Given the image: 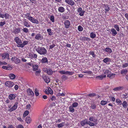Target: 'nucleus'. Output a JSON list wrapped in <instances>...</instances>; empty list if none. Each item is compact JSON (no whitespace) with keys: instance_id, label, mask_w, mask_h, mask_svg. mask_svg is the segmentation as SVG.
Here are the masks:
<instances>
[{"instance_id":"22","label":"nucleus","mask_w":128,"mask_h":128,"mask_svg":"<svg viewBox=\"0 0 128 128\" xmlns=\"http://www.w3.org/2000/svg\"><path fill=\"white\" fill-rule=\"evenodd\" d=\"M15 95L14 94H10L8 96L10 100L14 99L15 98Z\"/></svg>"},{"instance_id":"5","label":"nucleus","mask_w":128,"mask_h":128,"mask_svg":"<svg viewBox=\"0 0 128 128\" xmlns=\"http://www.w3.org/2000/svg\"><path fill=\"white\" fill-rule=\"evenodd\" d=\"M29 20L32 23L38 24V20L32 17H29Z\"/></svg>"},{"instance_id":"21","label":"nucleus","mask_w":128,"mask_h":128,"mask_svg":"<svg viewBox=\"0 0 128 128\" xmlns=\"http://www.w3.org/2000/svg\"><path fill=\"white\" fill-rule=\"evenodd\" d=\"M115 75V74H108L107 76L110 78V79H112L114 77Z\"/></svg>"},{"instance_id":"10","label":"nucleus","mask_w":128,"mask_h":128,"mask_svg":"<svg viewBox=\"0 0 128 128\" xmlns=\"http://www.w3.org/2000/svg\"><path fill=\"white\" fill-rule=\"evenodd\" d=\"M64 24L66 28H68L70 27V21L68 20H66L64 22Z\"/></svg>"},{"instance_id":"14","label":"nucleus","mask_w":128,"mask_h":128,"mask_svg":"<svg viewBox=\"0 0 128 128\" xmlns=\"http://www.w3.org/2000/svg\"><path fill=\"white\" fill-rule=\"evenodd\" d=\"M35 38L37 40H41L43 39V37L41 34H38L36 36Z\"/></svg>"},{"instance_id":"43","label":"nucleus","mask_w":128,"mask_h":128,"mask_svg":"<svg viewBox=\"0 0 128 128\" xmlns=\"http://www.w3.org/2000/svg\"><path fill=\"white\" fill-rule=\"evenodd\" d=\"M29 113V112L27 110H26L23 114V116L24 117L27 116Z\"/></svg>"},{"instance_id":"57","label":"nucleus","mask_w":128,"mask_h":128,"mask_svg":"<svg viewBox=\"0 0 128 128\" xmlns=\"http://www.w3.org/2000/svg\"><path fill=\"white\" fill-rule=\"evenodd\" d=\"M62 79L63 80H66L68 79V78L66 75H63L62 77Z\"/></svg>"},{"instance_id":"53","label":"nucleus","mask_w":128,"mask_h":128,"mask_svg":"<svg viewBox=\"0 0 128 128\" xmlns=\"http://www.w3.org/2000/svg\"><path fill=\"white\" fill-rule=\"evenodd\" d=\"M20 31V30L19 28H16L14 30V32L15 34H17Z\"/></svg>"},{"instance_id":"37","label":"nucleus","mask_w":128,"mask_h":128,"mask_svg":"<svg viewBox=\"0 0 128 128\" xmlns=\"http://www.w3.org/2000/svg\"><path fill=\"white\" fill-rule=\"evenodd\" d=\"M87 124L89 125L90 126H96L95 124L90 121L88 122Z\"/></svg>"},{"instance_id":"28","label":"nucleus","mask_w":128,"mask_h":128,"mask_svg":"<svg viewBox=\"0 0 128 128\" xmlns=\"http://www.w3.org/2000/svg\"><path fill=\"white\" fill-rule=\"evenodd\" d=\"M114 28L116 29V30L118 32L120 31V29L119 26L117 24L114 25Z\"/></svg>"},{"instance_id":"48","label":"nucleus","mask_w":128,"mask_h":128,"mask_svg":"<svg viewBox=\"0 0 128 128\" xmlns=\"http://www.w3.org/2000/svg\"><path fill=\"white\" fill-rule=\"evenodd\" d=\"M94 117L93 116H91L89 118V120L92 122H95L96 121H94Z\"/></svg>"},{"instance_id":"58","label":"nucleus","mask_w":128,"mask_h":128,"mask_svg":"<svg viewBox=\"0 0 128 128\" xmlns=\"http://www.w3.org/2000/svg\"><path fill=\"white\" fill-rule=\"evenodd\" d=\"M50 20L52 22H54V17L53 16H50Z\"/></svg>"},{"instance_id":"23","label":"nucleus","mask_w":128,"mask_h":128,"mask_svg":"<svg viewBox=\"0 0 128 128\" xmlns=\"http://www.w3.org/2000/svg\"><path fill=\"white\" fill-rule=\"evenodd\" d=\"M103 72L105 74H110V73L111 72L108 69H104L103 70Z\"/></svg>"},{"instance_id":"8","label":"nucleus","mask_w":128,"mask_h":128,"mask_svg":"<svg viewBox=\"0 0 128 128\" xmlns=\"http://www.w3.org/2000/svg\"><path fill=\"white\" fill-rule=\"evenodd\" d=\"M11 60H12L14 61L16 64H18L20 62V60L16 57H12Z\"/></svg>"},{"instance_id":"29","label":"nucleus","mask_w":128,"mask_h":128,"mask_svg":"<svg viewBox=\"0 0 128 128\" xmlns=\"http://www.w3.org/2000/svg\"><path fill=\"white\" fill-rule=\"evenodd\" d=\"M122 104L124 108H126L128 105V103L126 101H124Z\"/></svg>"},{"instance_id":"33","label":"nucleus","mask_w":128,"mask_h":128,"mask_svg":"<svg viewBox=\"0 0 128 128\" xmlns=\"http://www.w3.org/2000/svg\"><path fill=\"white\" fill-rule=\"evenodd\" d=\"M47 88L48 89V93L49 94H53V91L51 88L49 87H47Z\"/></svg>"},{"instance_id":"9","label":"nucleus","mask_w":128,"mask_h":128,"mask_svg":"<svg viewBox=\"0 0 128 128\" xmlns=\"http://www.w3.org/2000/svg\"><path fill=\"white\" fill-rule=\"evenodd\" d=\"M28 42L27 41H25L23 42L22 43H21L20 45H17V46L18 47L23 48L25 45L27 44L28 43Z\"/></svg>"},{"instance_id":"6","label":"nucleus","mask_w":128,"mask_h":128,"mask_svg":"<svg viewBox=\"0 0 128 128\" xmlns=\"http://www.w3.org/2000/svg\"><path fill=\"white\" fill-rule=\"evenodd\" d=\"M18 104V102H16L14 106L9 110V111L12 112L13 111L15 110L17 108Z\"/></svg>"},{"instance_id":"35","label":"nucleus","mask_w":128,"mask_h":128,"mask_svg":"<svg viewBox=\"0 0 128 128\" xmlns=\"http://www.w3.org/2000/svg\"><path fill=\"white\" fill-rule=\"evenodd\" d=\"M47 30L49 35L52 36L53 35V33L51 31V29H48Z\"/></svg>"},{"instance_id":"20","label":"nucleus","mask_w":128,"mask_h":128,"mask_svg":"<svg viewBox=\"0 0 128 128\" xmlns=\"http://www.w3.org/2000/svg\"><path fill=\"white\" fill-rule=\"evenodd\" d=\"M112 32V34L113 36H115L117 34V32L116 30L114 28H112L111 30Z\"/></svg>"},{"instance_id":"4","label":"nucleus","mask_w":128,"mask_h":128,"mask_svg":"<svg viewBox=\"0 0 128 128\" xmlns=\"http://www.w3.org/2000/svg\"><path fill=\"white\" fill-rule=\"evenodd\" d=\"M5 85L6 86L9 88H11L13 86L14 84L13 82H12L8 81L5 82Z\"/></svg>"},{"instance_id":"44","label":"nucleus","mask_w":128,"mask_h":128,"mask_svg":"<svg viewBox=\"0 0 128 128\" xmlns=\"http://www.w3.org/2000/svg\"><path fill=\"white\" fill-rule=\"evenodd\" d=\"M110 61V58H106L103 60L104 62L105 63H106Z\"/></svg>"},{"instance_id":"34","label":"nucleus","mask_w":128,"mask_h":128,"mask_svg":"<svg viewBox=\"0 0 128 128\" xmlns=\"http://www.w3.org/2000/svg\"><path fill=\"white\" fill-rule=\"evenodd\" d=\"M49 75H51L53 73L52 70L50 69H48L46 72Z\"/></svg>"},{"instance_id":"56","label":"nucleus","mask_w":128,"mask_h":128,"mask_svg":"<svg viewBox=\"0 0 128 128\" xmlns=\"http://www.w3.org/2000/svg\"><path fill=\"white\" fill-rule=\"evenodd\" d=\"M83 73L88 74H91L92 72L90 71H86L83 72Z\"/></svg>"},{"instance_id":"42","label":"nucleus","mask_w":128,"mask_h":128,"mask_svg":"<svg viewBox=\"0 0 128 128\" xmlns=\"http://www.w3.org/2000/svg\"><path fill=\"white\" fill-rule=\"evenodd\" d=\"M56 99V98L55 96H52V97H50L49 100H51L52 101H55Z\"/></svg>"},{"instance_id":"45","label":"nucleus","mask_w":128,"mask_h":128,"mask_svg":"<svg viewBox=\"0 0 128 128\" xmlns=\"http://www.w3.org/2000/svg\"><path fill=\"white\" fill-rule=\"evenodd\" d=\"M42 78L44 80H47L50 79L49 78L45 75H44L42 76Z\"/></svg>"},{"instance_id":"30","label":"nucleus","mask_w":128,"mask_h":128,"mask_svg":"<svg viewBox=\"0 0 128 128\" xmlns=\"http://www.w3.org/2000/svg\"><path fill=\"white\" fill-rule=\"evenodd\" d=\"M69 109L70 111L71 112H73L74 111V107L72 106H70L69 107Z\"/></svg>"},{"instance_id":"40","label":"nucleus","mask_w":128,"mask_h":128,"mask_svg":"<svg viewBox=\"0 0 128 128\" xmlns=\"http://www.w3.org/2000/svg\"><path fill=\"white\" fill-rule=\"evenodd\" d=\"M88 97H93L95 96H96V94L94 93H92L88 95Z\"/></svg>"},{"instance_id":"39","label":"nucleus","mask_w":128,"mask_h":128,"mask_svg":"<svg viewBox=\"0 0 128 128\" xmlns=\"http://www.w3.org/2000/svg\"><path fill=\"white\" fill-rule=\"evenodd\" d=\"M9 77L11 79L13 80L15 78L16 76L14 74H11L9 75Z\"/></svg>"},{"instance_id":"60","label":"nucleus","mask_w":128,"mask_h":128,"mask_svg":"<svg viewBox=\"0 0 128 128\" xmlns=\"http://www.w3.org/2000/svg\"><path fill=\"white\" fill-rule=\"evenodd\" d=\"M91 107L93 109H95L96 108V105L94 104H92L91 105Z\"/></svg>"},{"instance_id":"31","label":"nucleus","mask_w":128,"mask_h":128,"mask_svg":"<svg viewBox=\"0 0 128 128\" xmlns=\"http://www.w3.org/2000/svg\"><path fill=\"white\" fill-rule=\"evenodd\" d=\"M128 71L124 69L121 70V74L123 75H125L127 74Z\"/></svg>"},{"instance_id":"64","label":"nucleus","mask_w":128,"mask_h":128,"mask_svg":"<svg viewBox=\"0 0 128 128\" xmlns=\"http://www.w3.org/2000/svg\"><path fill=\"white\" fill-rule=\"evenodd\" d=\"M124 16L126 20H128V13L125 14Z\"/></svg>"},{"instance_id":"36","label":"nucleus","mask_w":128,"mask_h":128,"mask_svg":"<svg viewBox=\"0 0 128 128\" xmlns=\"http://www.w3.org/2000/svg\"><path fill=\"white\" fill-rule=\"evenodd\" d=\"M31 121V118L30 117H27L26 119V121L28 124L30 123Z\"/></svg>"},{"instance_id":"63","label":"nucleus","mask_w":128,"mask_h":128,"mask_svg":"<svg viewBox=\"0 0 128 128\" xmlns=\"http://www.w3.org/2000/svg\"><path fill=\"white\" fill-rule=\"evenodd\" d=\"M16 128H24L23 126L21 124H19L17 126Z\"/></svg>"},{"instance_id":"54","label":"nucleus","mask_w":128,"mask_h":128,"mask_svg":"<svg viewBox=\"0 0 128 128\" xmlns=\"http://www.w3.org/2000/svg\"><path fill=\"white\" fill-rule=\"evenodd\" d=\"M122 96L124 98H126L128 97V94L126 93H125L123 94Z\"/></svg>"},{"instance_id":"32","label":"nucleus","mask_w":128,"mask_h":128,"mask_svg":"<svg viewBox=\"0 0 128 128\" xmlns=\"http://www.w3.org/2000/svg\"><path fill=\"white\" fill-rule=\"evenodd\" d=\"M42 63H44L48 62L47 58L46 57H44L42 60Z\"/></svg>"},{"instance_id":"19","label":"nucleus","mask_w":128,"mask_h":128,"mask_svg":"<svg viewBox=\"0 0 128 128\" xmlns=\"http://www.w3.org/2000/svg\"><path fill=\"white\" fill-rule=\"evenodd\" d=\"M2 68L4 69L8 70H11L12 69V67H10L9 66H2Z\"/></svg>"},{"instance_id":"16","label":"nucleus","mask_w":128,"mask_h":128,"mask_svg":"<svg viewBox=\"0 0 128 128\" xmlns=\"http://www.w3.org/2000/svg\"><path fill=\"white\" fill-rule=\"evenodd\" d=\"M27 91L28 94L29 95L31 96H33L34 94L33 92L32 91V90L30 88L28 89Z\"/></svg>"},{"instance_id":"46","label":"nucleus","mask_w":128,"mask_h":128,"mask_svg":"<svg viewBox=\"0 0 128 128\" xmlns=\"http://www.w3.org/2000/svg\"><path fill=\"white\" fill-rule=\"evenodd\" d=\"M110 8L108 7V6L106 5L105 8V12H106L109 11L110 10Z\"/></svg>"},{"instance_id":"1","label":"nucleus","mask_w":128,"mask_h":128,"mask_svg":"<svg viewBox=\"0 0 128 128\" xmlns=\"http://www.w3.org/2000/svg\"><path fill=\"white\" fill-rule=\"evenodd\" d=\"M36 50L39 54L41 55L46 54L47 52L46 49L43 47H38Z\"/></svg>"},{"instance_id":"49","label":"nucleus","mask_w":128,"mask_h":128,"mask_svg":"<svg viewBox=\"0 0 128 128\" xmlns=\"http://www.w3.org/2000/svg\"><path fill=\"white\" fill-rule=\"evenodd\" d=\"M89 54H90L92 56L93 58H95L96 57V55L94 54V51H90V52Z\"/></svg>"},{"instance_id":"18","label":"nucleus","mask_w":128,"mask_h":128,"mask_svg":"<svg viewBox=\"0 0 128 128\" xmlns=\"http://www.w3.org/2000/svg\"><path fill=\"white\" fill-rule=\"evenodd\" d=\"M123 88H124L122 86H119L113 89V90L115 91H117L122 90L123 89Z\"/></svg>"},{"instance_id":"25","label":"nucleus","mask_w":128,"mask_h":128,"mask_svg":"<svg viewBox=\"0 0 128 128\" xmlns=\"http://www.w3.org/2000/svg\"><path fill=\"white\" fill-rule=\"evenodd\" d=\"M104 51L111 53L112 52V50L111 49L108 48H106L104 50Z\"/></svg>"},{"instance_id":"27","label":"nucleus","mask_w":128,"mask_h":128,"mask_svg":"<svg viewBox=\"0 0 128 128\" xmlns=\"http://www.w3.org/2000/svg\"><path fill=\"white\" fill-rule=\"evenodd\" d=\"M64 8L62 7H59L58 8V11L61 12H64Z\"/></svg>"},{"instance_id":"50","label":"nucleus","mask_w":128,"mask_h":128,"mask_svg":"<svg viewBox=\"0 0 128 128\" xmlns=\"http://www.w3.org/2000/svg\"><path fill=\"white\" fill-rule=\"evenodd\" d=\"M4 15L6 19H8L9 17V14L7 13H5Z\"/></svg>"},{"instance_id":"17","label":"nucleus","mask_w":128,"mask_h":128,"mask_svg":"<svg viewBox=\"0 0 128 128\" xmlns=\"http://www.w3.org/2000/svg\"><path fill=\"white\" fill-rule=\"evenodd\" d=\"M24 24V26L27 27H30V23L28 22L27 21L24 20L23 22Z\"/></svg>"},{"instance_id":"13","label":"nucleus","mask_w":128,"mask_h":128,"mask_svg":"<svg viewBox=\"0 0 128 128\" xmlns=\"http://www.w3.org/2000/svg\"><path fill=\"white\" fill-rule=\"evenodd\" d=\"M65 1L66 3L71 6H72L75 4L74 2L72 0H65Z\"/></svg>"},{"instance_id":"12","label":"nucleus","mask_w":128,"mask_h":128,"mask_svg":"<svg viewBox=\"0 0 128 128\" xmlns=\"http://www.w3.org/2000/svg\"><path fill=\"white\" fill-rule=\"evenodd\" d=\"M2 58L3 59L5 58L8 59H9V54L8 53H4L2 54Z\"/></svg>"},{"instance_id":"55","label":"nucleus","mask_w":128,"mask_h":128,"mask_svg":"<svg viewBox=\"0 0 128 128\" xmlns=\"http://www.w3.org/2000/svg\"><path fill=\"white\" fill-rule=\"evenodd\" d=\"M22 31L26 33H27L28 32V29L26 28H24L22 29Z\"/></svg>"},{"instance_id":"7","label":"nucleus","mask_w":128,"mask_h":128,"mask_svg":"<svg viewBox=\"0 0 128 128\" xmlns=\"http://www.w3.org/2000/svg\"><path fill=\"white\" fill-rule=\"evenodd\" d=\"M77 12L79 13V15L81 16H83L84 15V11L82 10V8H79L77 10Z\"/></svg>"},{"instance_id":"2","label":"nucleus","mask_w":128,"mask_h":128,"mask_svg":"<svg viewBox=\"0 0 128 128\" xmlns=\"http://www.w3.org/2000/svg\"><path fill=\"white\" fill-rule=\"evenodd\" d=\"M32 67L34 71L36 72V74L40 73L41 71L40 69H38V66L37 64H34L32 65Z\"/></svg>"},{"instance_id":"11","label":"nucleus","mask_w":128,"mask_h":128,"mask_svg":"<svg viewBox=\"0 0 128 128\" xmlns=\"http://www.w3.org/2000/svg\"><path fill=\"white\" fill-rule=\"evenodd\" d=\"M14 40L15 42L18 44V45H20L22 43V41L18 37H16Z\"/></svg>"},{"instance_id":"59","label":"nucleus","mask_w":128,"mask_h":128,"mask_svg":"<svg viewBox=\"0 0 128 128\" xmlns=\"http://www.w3.org/2000/svg\"><path fill=\"white\" fill-rule=\"evenodd\" d=\"M128 66V63H126L122 65V67L123 68H125Z\"/></svg>"},{"instance_id":"26","label":"nucleus","mask_w":128,"mask_h":128,"mask_svg":"<svg viewBox=\"0 0 128 128\" xmlns=\"http://www.w3.org/2000/svg\"><path fill=\"white\" fill-rule=\"evenodd\" d=\"M85 120H82L80 122V124L82 126H83L86 124H87L88 121H86Z\"/></svg>"},{"instance_id":"3","label":"nucleus","mask_w":128,"mask_h":128,"mask_svg":"<svg viewBox=\"0 0 128 128\" xmlns=\"http://www.w3.org/2000/svg\"><path fill=\"white\" fill-rule=\"evenodd\" d=\"M59 72L61 74H65L67 75H72L73 74L72 72L68 71H66L64 70L60 71Z\"/></svg>"},{"instance_id":"38","label":"nucleus","mask_w":128,"mask_h":128,"mask_svg":"<svg viewBox=\"0 0 128 128\" xmlns=\"http://www.w3.org/2000/svg\"><path fill=\"white\" fill-rule=\"evenodd\" d=\"M116 102L119 105H121L122 104L121 100L118 98L116 99Z\"/></svg>"},{"instance_id":"51","label":"nucleus","mask_w":128,"mask_h":128,"mask_svg":"<svg viewBox=\"0 0 128 128\" xmlns=\"http://www.w3.org/2000/svg\"><path fill=\"white\" fill-rule=\"evenodd\" d=\"M78 104L76 102H74L72 104V105H71L74 107H76L78 106Z\"/></svg>"},{"instance_id":"62","label":"nucleus","mask_w":128,"mask_h":128,"mask_svg":"<svg viewBox=\"0 0 128 128\" xmlns=\"http://www.w3.org/2000/svg\"><path fill=\"white\" fill-rule=\"evenodd\" d=\"M26 18H28V20L29 17H30L31 16H30V14L28 13H27L26 15Z\"/></svg>"},{"instance_id":"52","label":"nucleus","mask_w":128,"mask_h":128,"mask_svg":"<svg viewBox=\"0 0 128 128\" xmlns=\"http://www.w3.org/2000/svg\"><path fill=\"white\" fill-rule=\"evenodd\" d=\"M78 31L80 32L82 31L83 29V27L80 26H78Z\"/></svg>"},{"instance_id":"15","label":"nucleus","mask_w":128,"mask_h":128,"mask_svg":"<svg viewBox=\"0 0 128 128\" xmlns=\"http://www.w3.org/2000/svg\"><path fill=\"white\" fill-rule=\"evenodd\" d=\"M106 77V75L102 74L97 76L96 78V79L98 80H102L104 78H105Z\"/></svg>"},{"instance_id":"41","label":"nucleus","mask_w":128,"mask_h":128,"mask_svg":"<svg viewBox=\"0 0 128 128\" xmlns=\"http://www.w3.org/2000/svg\"><path fill=\"white\" fill-rule=\"evenodd\" d=\"M90 36L91 38H94L96 36V35L93 32H92L90 33Z\"/></svg>"},{"instance_id":"24","label":"nucleus","mask_w":128,"mask_h":128,"mask_svg":"<svg viewBox=\"0 0 128 128\" xmlns=\"http://www.w3.org/2000/svg\"><path fill=\"white\" fill-rule=\"evenodd\" d=\"M64 122H62L59 124H57V127L58 128H62L64 126Z\"/></svg>"},{"instance_id":"61","label":"nucleus","mask_w":128,"mask_h":128,"mask_svg":"<svg viewBox=\"0 0 128 128\" xmlns=\"http://www.w3.org/2000/svg\"><path fill=\"white\" fill-rule=\"evenodd\" d=\"M6 24L5 22H0V26H2Z\"/></svg>"},{"instance_id":"47","label":"nucleus","mask_w":128,"mask_h":128,"mask_svg":"<svg viewBox=\"0 0 128 128\" xmlns=\"http://www.w3.org/2000/svg\"><path fill=\"white\" fill-rule=\"evenodd\" d=\"M107 103V101L105 100H102L101 102V104L102 105L104 106Z\"/></svg>"}]
</instances>
